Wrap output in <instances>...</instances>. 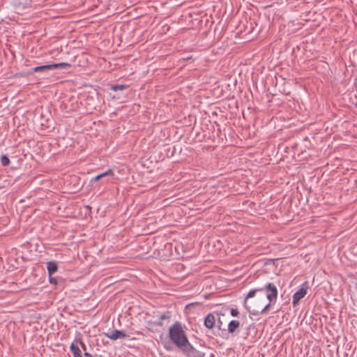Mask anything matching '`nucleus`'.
<instances>
[{
  "label": "nucleus",
  "instance_id": "f257e3e1",
  "mask_svg": "<svg viewBox=\"0 0 357 357\" xmlns=\"http://www.w3.org/2000/svg\"><path fill=\"white\" fill-rule=\"evenodd\" d=\"M169 337L172 342L181 350L189 347L190 344L179 321H176L170 326L169 328Z\"/></svg>",
  "mask_w": 357,
  "mask_h": 357
},
{
  "label": "nucleus",
  "instance_id": "f03ea898",
  "mask_svg": "<svg viewBox=\"0 0 357 357\" xmlns=\"http://www.w3.org/2000/svg\"><path fill=\"white\" fill-rule=\"evenodd\" d=\"M252 298L249 302V305L247 303V307L245 308L252 315L257 316L266 314L271 306L269 302L266 304L265 303L267 298L265 297L264 294H258L257 296L256 294Z\"/></svg>",
  "mask_w": 357,
  "mask_h": 357
},
{
  "label": "nucleus",
  "instance_id": "7ed1b4c3",
  "mask_svg": "<svg viewBox=\"0 0 357 357\" xmlns=\"http://www.w3.org/2000/svg\"><path fill=\"white\" fill-rule=\"evenodd\" d=\"M264 291L266 292V298L268 300V302L271 303V305L274 304L278 297V289L274 284L269 282L266 284L263 287L250 290L244 299V307H247L248 299L255 297L257 294H264Z\"/></svg>",
  "mask_w": 357,
  "mask_h": 357
},
{
  "label": "nucleus",
  "instance_id": "20e7f679",
  "mask_svg": "<svg viewBox=\"0 0 357 357\" xmlns=\"http://www.w3.org/2000/svg\"><path fill=\"white\" fill-rule=\"evenodd\" d=\"M171 317H172V312L169 311H167L160 316L158 321H148V323H147L148 328L149 330H151L155 326L162 327L164 326L163 321L165 320H167L169 321L170 320Z\"/></svg>",
  "mask_w": 357,
  "mask_h": 357
},
{
  "label": "nucleus",
  "instance_id": "39448f33",
  "mask_svg": "<svg viewBox=\"0 0 357 357\" xmlns=\"http://www.w3.org/2000/svg\"><path fill=\"white\" fill-rule=\"evenodd\" d=\"M307 288L308 287L305 282L302 284V287L294 294L292 301V305L294 307H296L298 304L299 301L307 294Z\"/></svg>",
  "mask_w": 357,
  "mask_h": 357
},
{
  "label": "nucleus",
  "instance_id": "423d86ee",
  "mask_svg": "<svg viewBox=\"0 0 357 357\" xmlns=\"http://www.w3.org/2000/svg\"><path fill=\"white\" fill-rule=\"evenodd\" d=\"M187 357H204V354L195 349L191 344L181 350Z\"/></svg>",
  "mask_w": 357,
  "mask_h": 357
},
{
  "label": "nucleus",
  "instance_id": "0eeeda50",
  "mask_svg": "<svg viewBox=\"0 0 357 357\" xmlns=\"http://www.w3.org/2000/svg\"><path fill=\"white\" fill-rule=\"evenodd\" d=\"M105 335L112 340L129 337L123 331L119 330H114L110 333H105Z\"/></svg>",
  "mask_w": 357,
  "mask_h": 357
},
{
  "label": "nucleus",
  "instance_id": "6e6552de",
  "mask_svg": "<svg viewBox=\"0 0 357 357\" xmlns=\"http://www.w3.org/2000/svg\"><path fill=\"white\" fill-rule=\"evenodd\" d=\"M215 321L216 319L213 313H209L205 317L204 324L208 329H212L215 325Z\"/></svg>",
  "mask_w": 357,
  "mask_h": 357
},
{
  "label": "nucleus",
  "instance_id": "1a4fd4ad",
  "mask_svg": "<svg viewBox=\"0 0 357 357\" xmlns=\"http://www.w3.org/2000/svg\"><path fill=\"white\" fill-rule=\"evenodd\" d=\"M54 66H52V64L37 66L33 68L32 70L29 72V74H32L33 73H47L49 70H52V68Z\"/></svg>",
  "mask_w": 357,
  "mask_h": 357
},
{
  "label": "nucleus",
  "instance_id": "9d476101",
  "mask_svg": "<svg viewBox=\"0 0 357 357\" xmlns=\"http://www.w3.org/2000/svg\"><path fill=\"white\" fill-rule=\"evenodd\" d=\"M240 326V322L237 320H231L227 326V331L229 333H234Z\"/></svg>",
  "mask_w": 357,
  "mask_h": 357
},
{
  "label": "nucleus",
  "instance_id": "9b49d317",
  "mask_svg": "<svg viewBox=\"0 0 357 357\" xmlns=\"http://www.w3.org/2000/svg\"><path fill=\"white\" fill-rule=\"evenodd\" d=\"M47 269L49 276L52 275L58 270L57 264L55 261H49L47 263Z\"/></svg>",
  "mask_w": 357,
  "mask_h": 357
},
{
  "label": "nucleus",
  "instance_id": "f8f14e48",
  "mask_svg": "<svg viewBox=\"0 0 357 357\" xmlns=\"http://www.w3.org/2000/svg\"><path fill=\"white\" fill-rule=\"evenodd\" d=\"M70 350L72 352L73 357H82L81 350L78 346L73 342L70 346Z\"/></svg>",
  "mask_w": 357,
  "mask_h": 357
},
{
  "label": "nucleus",
  "instance_id": "ddd939ff",
  "mask_svg": "<svg viewBox=\"0 0 357 357\" xmlns=\"http://www.w3.org/2000/svg\"><path fill=\"white\" fill-rule=\"evenodd\" d=\"M215 314H216L217 317H218V319H217V326L219 330H221V331H226V329L225 328H223L224 326V323L223 321L220 319V317L221 316H224V313L221 312H218V311H216V312H214Z\"/></svg>",
  "mask_w": 357,
  "mask_h": 357
},
{
  "label": "nucleus",
  "instance_id": "4468645a",
  "mask_svg": "<svg viewBox=\"0 0 357 357\" xmlns=\"http://www.w3.org/2000/svg\"><path fill=\"white\" fill-rule=\"evenodd\" d=\"M52 66H55L54 67L52 68L53 70H55V69L67 70L69 68H70V66H71V65L70 63H65V62L59 63H53V64H52Z\"/></svg>",
  "mask_w": 357,
  "mask_h": 357
},
{
  "label": "nucleus",
  "instance_id": "2eb2a0df",
  "mask_svg": "<svg viewBox=\"0 0 357 357\" xmlns=\"http://www.w3.org/2000/svg\"><path fill=\"white\" fill-rule=\"evenodd\" d=\"M128 87V85H126V84H114L111 86V90L114 91H122V90H124L126 89H127Z\"/></svg>",
  "mask_w": 357,
  "mask_h": 357
},
{
  "label": "nucleus",
  "instance_id": "dca6fc26",
  "mask_svg": "<svg viewBox=\"0 0 357 357\" xmlns=\"http://www.w3.org/2000/svg\"><path fill=\"white\" fill-rule=\"evenodd\" d=\"M0 161L3 167L8 166L10 164V160L6 155H2Z\"/></svg>",
  "mask_w": 357,
  "mask_h": 357
},
{
  "label": "nucleus",
  "instance_id": "f3484780",
  "mask_svg": "<svg viewBox=\"0 0 357 357\" xmlns=\"http://www.w3.org/2000/svg\"><path fill=\"white\" fill-rule=\"evenodd\" d=\"M99 175L100 176V178H102L108 176H114V172L112 169H109L107 171H105V172L100 174Z\"/></svg>",
  "mask_w": 357,
  "mask_h": 357
},
{
  "label": "nucleus",
  "instance_id": "a211bd4d",
  "mask_svg": "<svg viewBox=\"0 0 357 357\" xmlns=\"http://www.w3.org/2000/svg\"><path fill=\"white\" fill-rule=\"evenodd\" d=\"M230 314L232 317H238L239 315V312L237 308H231Z\"/></svg>",
  "mask_w": 357,
  "mask_h": 357
},
{
  "label": "nucleus",
  "instance_id": "6ab92c4d",
  "mask_svg": "<svg viewBox=\"0 0 357 357\" xmlns=\"http://www.w3.org/2000/svg\"><path fill=\"white\" fill-rule=\"evenodd\" d=\"M49 281H50V283L52 284H57V280L55 278H53L52 275L49 276Z\"/></svg>",
  "mask_w": 357,
  "mask_h": 357
},
{
  "label": "nucleus",
  "instance_id": "aec40b11",
  "mask_svg": "<svg viewBox=\"0 0 357 357\" xmlns=\"http://www.w3.org/2000/svg\"><path fill=\"white\" fill-rule=\"evenodd\" d=\"M82 349L84 351V352L86 351V345L84 344V343L82 342V341H79V342Z\"/></svg>",
  "mask_w": 357,
  "mask_h": 357
},
{
  "label": "nucleus",
  "instance_id": "412c9836",
  "mask_svg": "<svg viewBox=\"0 0 357 357\" xmlns=\"http://www.w3.org/2000/svg\"><path fill=\"white\" fill-rule=\"evenodd\" d=\"M100 178V175H97L96 176H95L93 178L91 179V182L92 181H99Z\"/></svg>",
  "mask_w": 357,
  "mask_h": 357
},
{
  "label": "nucleus",
  "instance_id": "4be33fe9",
  "mask_svg": "<svg viewBox=\"0 0 357 357\" xmlns=\"http://www.w3.org/2000/svg\"><path fill=\"white\" fill-rule=\"evenodd\" d=\"M84 355L85 357H93L91 354H89L86 351L84 352Z\"/></svg>",
  "mask_w": 357,
  "mask_h": 357
},
{
  "label": "nucleus",
  "instance_id": "5701e85b",
  "mask_svg": "<svg viewBox=\"0 0 357 357\" xmlns=\"http://www.w3.org/2000/svg\"><path fill=\"white\" fill-rule=\"evenodd\" d=\"M165 348L167 350H170V349H171V347L166 346V345H165Z\"/></svg>",
  "mask_w": 357,
  "mask_h": 357
},
{
  "label": "nucleus",
  "instance_id": "b1692460",
  "mask_svg": "<svg viewBox=\"0 0 357 357\" xmlns=\"http://www.w3.org/2000/svg\"><path fill=\"white\" fill-rule=\"evenodd\" d=\"M356 97H357V89H356Z\"/></svg>",
  "mask_w": 357,
  "mask_h": 357
},
{
  "label": "nucleus",
  "instance_id": "393cba45",
  "mask_svg": "<svg viewBox=\"0 0 357 357\" xmlns=\"http://www.w3.org/2000/svg\"><path fill=\"white\" fill-rule=\"evenodd\" d=\"M356 105L357 106V103L356 104Z\"/></svg>",
  "mask_w": 357,
  "mask_h": 357
}]
</instances>
